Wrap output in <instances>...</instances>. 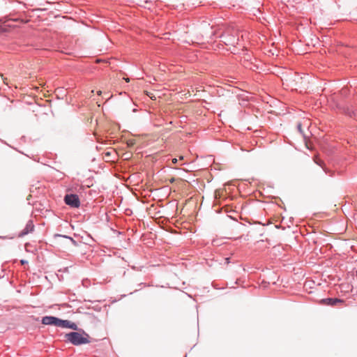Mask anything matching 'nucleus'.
<instances>
[{"mask_svg": "<svg viewBox=\"0 0 357 357\" xmlns=\"http://www.w3.org/2000/svg\"><path fill=\"white\" fill-rule=\"evenodd\" d=\"M314 162L318 165H319L320 167H321L324 169V171L326 172V174H328L330 176H333L334 173L333 172L328 169L325 166H324V162L319 160V159H314Z\"/></svg>", "mask_w": 357, "mask_h": 357, "instance_id": "0eeeda50", "label": "nucleus"}, {"mask_svg": "<svg viewBox=\"0 0 357 357\" xmlns=\"http://www.w3.org/2000/svg\"><path fill=\"white\" fill-rule=\"evenodd\" d=\"M20 263H21V264H22V265H23V264H27V261H26V260H24V259H22V260L20 261Z\"/></svg>", "mask_w": 357, "mask_h": 357, "instance_id": "ddd939ff", "label": "nucleus"}, {"mask_svg": "<svg viewBox=\"0 0 357 357\" xmlns=\"http://www.w3.org/2000/svg\"><path fill=\"white\" fill-rule=\"evenodd\" d=\"M297 128H298V130H299V132H301L302 130H301V123L298 124Z\"/></svg>", "mask_w": 357, "mask_h": 357, "instance_id": "f8f14e48", "label": "nucleus"}, {"mask_svg": "<svg viewBox=\"0 0 357 357\" xmlns=\"http://www.w3.org/2000/svg\"><path fill=\"white\" fill-rule=\"evenodd\" d=\"M69 240L72 242V243L75 245H77V243L76 241H75L72 237H69Z\"/></svg>", "mask_w": 357, "mask_h": 357, "instance_id": "9d476101", "label": "nucleus"}, {"mask_svg": "<svg viewBox=\"0 0 357 357\" xmlns=\"http://www.w3.org/2000/svg\"><path fill=\"white\" fill-rule=\"evenodd\" d=\"M125 79H126V81L127 82H128L130 81V79H129L128 78Z\"/></svg>", "mask_w": 357, "mask_h": 357, "instance_id": "2eb2a0df", "label": "nucleus"}, {"mask_svg": "<svg viewBox=\"0 0 357 357\" xmlns=\"http://www.w3.org/2000/svg\"><path fill=\"white\" fill-rule=\"evenodd\" d=\"M345 114L349 117L357 120V112L351 108H347Z\"/></svg>", "mask_w": 357, "mask_h": 357, "instance_id": "1a4fd4ad", "label": "nucleus"}, {"mask_svg": "<svg viewBox=\"0 0 357 357\" xmlns=\"http://www.w3.org/2000/svg\"><path fill=\"white\" fill-rule=\"evenodd\" d=\"M356 277H357V271H356Z\"/></svg>", "mask_w": 357, "mask_h": 357, "instance_id": "a211bd4d", "label": "nucleus"}, {"mask_svg": "<svg viewBox=\"0 0 357 357\" xmlns=\"http://www.w3.org/2000/svg\"><path fill=\"white\" fill-rule=\"evenodd\" d=\"M65 338L67 342H69L75 346L88 344L90 342V340H89V335L85 332H83V334L78 332H70L65 335Z\"/></svg>", "mask_w": 357, "mask_h": 357, "instance_id": "f257e3e1", "label": "nucleus"}, {"mask_svg": "<svg viewBox=\"0 0 357 357\" xmlns=\"http://www.w3.org/2000/svg\"><path fill=\"white\" fill-rule=\"evenodd\" d=\"M59 327L63 328H71L75 331L77 330V326L75 323L68 320H63L60 319Z\"/></svg>", "mask_w": 357, "mask_h": 357, "instance_id": "423d86ee", "label": "nucleus"}, {"mask_svg": "<svg viewBox=\"0 0 357 357\" xmlns=\"http://www.w3.org/2000/svg\"><path fill=\"white\" fill-rule=\"evenodd\" d=\"M344 301L337 298H327L321 299L319 302L320 304L330 306H335L338 303H342Z\"/></svg>", "mask_w": 357, "mask_h": 357, "instance_id": "20e7f679", "label": "nucleus"}, {"mask_svg": "<svg viewBox=\"0 0 357 357\" xmlns=\"http://www.w3.org/2000/svg\"><path fill=\"white\" fill-rule=\"evenodd\" d=\"M172 162H173V163H174V164H176V163L177 162V159H176V158H174V159L172 160Z\"/></svg>", "mask_w": 357, "mask_h": 357, "instance_id": "4468645a", "label": "nucleus"}, {"mask_svg": "<svg viewBox=\"0 0 357 357\" xmlns=\"http://www.w3.org/2000/svg\"><path fill=\"white\" fill-rule=\"evenodd\" d=\"M34 230V225L32 220H29L26 224L25 227L20 231L18 234L19 237H22L32 232Z\"/></svg>", "mask_w": 357, "mask_h": 357, "instance_id": "39448f33", "label": "nucleus"}, {"mask_svg": "<svg viewBox=\"0 0 357 357\" xmlns=\"http://www.w3.org/2000/svg\"><path fill=\"white\" fill-rule=\"evenodd\" d=\"M55 236L63 237V238H68V239H69V237H70V236H66V235H61V234H55Z\"/></svg>", "mask_w": 357, "mask_h": 357, "instance_id": "9b49d317", "label": "nucleus"}, {"mask_svg": "<svg viewBox=\"0 0 357 357\" xmlns=\"http://www.w3.org/2000/svg\"><path fill=\"white\" fill-rule=\"evenodd\" d=\"M64 202L66 205L73 208H78L80 206L79 198L76 194H67L64 197Z\"/></svg>", "mask_w": 357, "mask_h": 357, "instance_id": "f03ea898", "label": "nucleus"}, {"mask_svg": "<svg viewBox=\"0 0 357 357\" xmlns=\"http://www.w3.org/2000/svg\"><path fill=\"white\" fill-rule=\"evenodd\" d=\"M229 258H226L227 262L229 263Z\"/></svg>", "mask_w": 357, "mask_h": 357, "instance_id": "f3484780", "label": "nucleus"}, {"mask_svg": "<svg viewBox=\"0 0 357 357\" xmlns=\"http://www.w3.org/2000/svg\"><path fill=\"white\" fill-rule=\"evenodd\" d=\"M223 38H225V43L227 45H234L237 43L238 38H236L235 36H224Z\"/></svg>", "mask_w": 357, "mask_h": 357, "instance_id": "6e6552de", "label": "nucleus"}, {"mask_svg": "<svg viewBox=\"0 0 357 357\" xmlns=\"http://www.w3.org/2000/svg\"><path fill=\"white\" fill-rule=\"evenodd\" d=\"M60 319L53 316H45L42 318V324L44 325H52L58 326L59 325Z\"/></svg>", "mask_w": 357, "mask_h": 357, "instance_id": "7ed1b4c3", "label": "nucleus"}, {"mask_svg": "<svg viewBox=\"0 0 357 357\" xmlns=\"http://www.w3.org/2000/svg\"><path fill=\"white\" fill-rule=\"evenodd\" d=\"M100 93H101V91H99L98 92V95H100Z\"/></svg>", "mask_w": 357, "mask_h": 357, "instance_id": "dca6fc26", "label": "nucleus"}]
</instances>
